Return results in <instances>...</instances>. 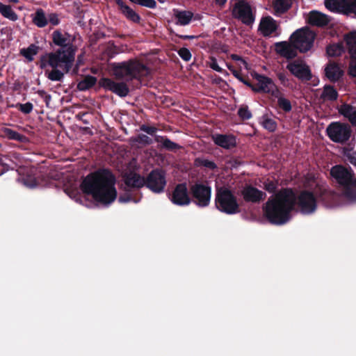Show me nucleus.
I'll list each match as a JSON object with an SVG mask.
<instances>
[{
  "label": "nucleus",
  "mask_w": 356,
  "mask_h": 356,
  "mask_svg": "<svg viewBox=\"0 0 356 356\" xmlns=\"http://www.w3.org/2000/svg\"><path fill=\"white\" fill-rule=\"evenodd\" d=\"M115 183V178L109 171L99 170L88 175L81 188L83 193L90 195L97 202L108 206L117 198Z\"/></svg>",
  "instance_id": "1"
},
{
  "label": "nucleus",
  "mask_w": 356,
  "mask_h": 356,
  "mask_svg": "<svg viewBox=\"0 0 356 356\" xmlns=\"http://www.w3.org/2000/svg\"><path fill=\"white\" fill-rule=\"evenodd\" d=\"M296 195L291 189H284L272 196L264 207V214L273 224L283 225L291 218Z\"/></svg>",
  "instance_id": "2"
},
{
  "label": "nucleus",
  "mask_w": 356,
  "mask_h": 356,
  "mask_svg": "<svg viewBox=\"0 0 356 356\" xmlns=\"http://www.w3.org/2000/svg\"><path fill=\"white\" fill-rule=\"evenodd\" d=\"M75 49L73 47L59 49L54 52L44 54L40 58V67L60 68L67 73L74 61Z\"/></svg>",
  "instance_id": "3"
},
{
  "label": "nucleus",
  "mask_w": 356,
  "mask_h": 356,
  "mask_svg": "<svg viewBox=\"0 0 356 356\" xmlns=\"http://www.w3.org/2000/svg\"><path fill=\"white\" fill-rule=\"evenodd\" d=\"M124 183L127 187L131 188H140L146 184L153 192L161 193L163 191L166 181L161 171L153 170L147 181L135 172L127 174L124 176Z\"/></svg>",
  "instance_id": "4"
},
{
  "label": "nucleus",
  "mask_w": 356,
  "mask_h": 356,
  "mask_svg": "<svg viewBox=\"0 0 356 356\" xmlns=\"http://www.w3.org/2000/svg\"><path fill=\"white\" fill-rule=\"evenodd\" d=\"M111 66L113 74L119 79L130 81L148 74V69L135 60L113 63Z\"/></svg>",
  "instance_id": "5"
},
{
  "label": "nucleus",
  "mask_w": 356,
  "mask_h": 356,
  "mask_svg": "<svg viewBox=\"0 0 356 356\" xmlns=\"http://www.w3.org/2000/svg\"><path fill=\"white\" fill-rule=\"evenodd\" d=\"M216 208L227 214H235L239 212V205L234 195L227 188L218 190L216 196Z\"/></svg>",
  "instance_id": "6"
},
{
  "label": "nucleus",
  "mask_w": 356,
  "mask_h": 356,
  "mask_svg": "<svg viewBox=\"0 0 356 356\" xmlns=\"http://www.w3.org/2000/svg\"><path fill=\"white\" fill-rule=\"evenodd\" d=\"M330 174L340 185L344 187V194L349 200L348 193L350 192L354 194L355 190L353 185L356 182L351 171L341 165H336L332 168Z\"/></svg>",
  "instance_id": "7"
},
{
  "label": "nucleus",
  "mask_w": 356,
  "mask_h": 356,
  "mask_svg": "<svg viewBox=\"0 0 356 356\" xmlns=\"http://www.w3.org/2000/svg\"><path fill=\"white\" fill-rule=\"evenodd\" d=\"M232 13L234 18L247 25L252 24L254 16L250 5L245 0H231Z\"/></svg>",
  "instance_id": "8"
},
{
  "label": "nucleus",
  "mask_w": 356,
  "mask_h": 356,
  "mask_svg": "<svg viewBox=\"0 0 356 356\" xmlns=\"http://www.w3.org/2000/svg\"><path fill=\"white\" fill-rule=\"evenodd\" d=\"M315 34L307 28L296 31L291 37V41L295 47L301 52L309 50L314 40Z\"/></svg>",
  "instance_id": "9"
},
{
  "label": "nucleus",
  "mask_w": 356,
  "mask_h": 356,
  "mask_svg": "<svg viewBox=\"0 0 356 356\" xmlns=\"http://www.w3.org/2000/svg\"><path fill=\"white\" fill-rule=\"evenodd\" d=\"M327 132L332 141L343 143L349 139L351 130L348 124L333 122L327 127Z\"/></svg>",
  "instance_id": "10"
},
{
  "label": "nucleus",
  "mask_w": 356,
  "mask_h": 356,
  "mask_svg": "<svg viewBox=\"0 0 356 356\" xmlns=\"http://www.w3.org/2000/svg\"><path fill=\"white\" fill-rule=\"evenodd\" d=\"M325 6L331 12L356 16V0H325Z\"/></svg>",
  "instance_id": "11"
},
{
  "label": "nucleus",
  "mask_w": 356,
  "mask_h": 356,
  "mask_svg": "<svg viewBox=\"0 0 356 356\" xmlns=\"http://www.w3.org/2000/svg\"><path fill=\"white\" fill-rule=\"evenodd\" d=\"M286 67L293 76L299 79L308 81L312 78L310 68L302 60L290 61Z\"/></svg>",
  "instance_id": "12"
},
{
  "label": "nucleus",
  "mask_w": 356,
  "mask_h": 356,
  "mask_svg": "<svg viewBox=\"0 0 356 356\" xmlns=\"http://www.w3.org/2000/svg\"><path fill=\"white\" fill-rule=\"evenodd\" d=\"M255 79L257 81V86H250L254 91L269 93L273 97L279 95L280 90L271 79L259 74L255 76Z\"/></svg>",
  "instance_id": "13"
},
{
  "label": "nucleus",
  "mask_w": 356,
  "mask_h": 356,
  "mask_svg": "<svg viewBox=\"0 0 356 356\" xmlns=\"http://www.w3.org/2000/svg\"><path fill=\"white\" fill-rule=\"evenodd\" d=\"M298 205L302 213L310 214L316 209V200L313 193L303 191L298 197Z\"/></svg>",
  "instance_id": "14"
},
{
  "label": "nucleus",
  "mask_w": 356,
  "mask_h": 356,
  "mask_svg": "<svg viewBox=\"0 0 356 356\" xmlns=\"http://www.w3.org/2000/svg\"><path fill=\"white\" fill-rule=\"evenodd\" d=\"M196 204L199 207H207L211 200V189L202 184H196L191 188Z\"/></svg>",
  "instance_id": "15"
},
{
  "label": "nucleus",
  "mask_w": 356,
  "mask_h": 356,
  "mask_svg": "<svg viewBox=\"0 0 356 356\" xmlns=\"http://www.w3.org/2000/svg\"><path fill=\"white\" fill-rule=\"evenodd\" d=\"M171 202L178 206H186L191 202L189 193L184 184H178L170 196Z\"/></svg>",
  "instance_id": "16"
},
{
  "label": "nucleus",
  "mask_w": 356,
  "mask_h": 356,
  "mask_svg": "<svg viewBox=\"0 0 356 356\" xmlns=\"http://www.w3.org/2000/svg\"><path fill=\"white\" fill-rule=\"evenodd\" d=\"M345 40L351 57L349 74L352 76L356 77V31L348 34Z\"/></svg>",
  "instance_id": "17"
},
{
  "label": "nucleus",
  "mask_w": 356,
  "mask_h": 356,
  "mask_svg": "<svg viewBox=\"0 0 356 356\" xmlns=\"http://www.w3.org/2000/svg\"><path fill=\"white\" fill-rule=\"evenodd\" d=\"M99 84L120 97H125L129 93V88L124 83H116L110 79L103 78L100 80Z\"/></svg>",
  "instance_id": "18"
},
{
  "label": "nucleus",
  "mask_w": 356,
  "mask_h": 356,
  "mask_svg": "<svg viewBox=\"0 0 356 356\" xmlns=\"http://www.w3.org/2000/svg\"><path fill=\"white\" fill-rule=\"evenodd\" d=\"M305 19L308 24L316 26L327 25L330 22V17L327 15L317 10L310 11Z\"/></svg>",
  "instance_id": "19"
},
{
  "label": "nucleus",
  "mask_w": 356,
  "mask_h": 356,
  "mask_svg": "<svg viewBox=\"0 0 356 356\" xmlns=\"http://www.w3.org/2000/svg\"><path fill=\"white\" fill-rule=\"evenodd\" d=\"M296 49L293 43L291 44L286 42H281L275 44L276 51L280 56L288 59H291L296 56Z\"/></svg>",
  "instance_id": "20"
},
{
  "label": "nucleus",
  "mask_w": 356,
  "mask_h": 356,
  "mask_svg": "<svg viewBox=\"0 0 356 356\" xmlns=\"http://www.w3.org/2000/svg\"><path fill=\"white\" fill-rule=\"evenodd\" d=\"M242 195L245 201L257 202L263 200L266 194L254 187L247 186L243 189Z\"/></svg>",
  "instance_id": "21"
},
{
  "label": "nucleus",
  "mask_w": 356,
  "mask_h": 356,
  "mask_svg": "<svg viewBox=\"0 0 356 356\" xmlns=\"http://www.w3.org/2000/svg\"><path fill=\"white\" fill-rule=\"evenodd\" d=\"M277 29L276 22L271 17H263L259 24V31L264 36H268L275 32Z\"/></svg>",
  "instance_id": "22"
},
{
  "label": "nucleus",
  "mask_w": 356,
  "mask_h": 356,
  "mask_svg": "<svg viewBox=\"0 0 356 356\" xmlns=\"http://www.w3.org/2000/svg\"><path fill=\"white\" fill-rule=\"evenodd\" d=\"M52 39L54 44L60 47V49H65L68 47H72V38L67 33H63L60 31H55L52 33Z\"/></svg>",
  "instance_id": "23"
},
{
  "label": "nucleus",
  "mask_w": 356,
  "mask_h": 356,
  "mask_svg": "<svg viewBox=\"0 0 356 356\" xmlns=\"http://www.w3.org/2000/svg\"><path fill=\"white\" fill-rule=\"evenodd\" d=\"M215 144L225 148L229 149L236 145V139L232 136L216 134L212 136Z\"/></svg>",
  "instance_id": "24"
},
{
  "label": "nucleus",
  "mask_w": 356,
  "mask_h": 356,
  "mask_svg": "<svg viewBox=\"0 0 356 356\" xmlns=\"http://www.w3.org/2000/svg\"><path fill=\"white\" fill-rule=\"evenodd\" d=\"M339 112L356 126V107L348 104H343L339 108Z\"/></svg>",
  "instance_id": "25"
},
{
  "label": "nucleus",
  "mask_w": 356,
  "mask_h": 356,
  "mask_svg": "<svg viewBox=\"0 0 356 356\" xmlns=\"http://www.w3.org/2000/svg\"><path fill=\"white\" fill-rule=\"evenodd\" d=\"M325 75L331 81L339 80L342 74L343 70L335 63H329L325 69Z\"/></svg>",
  "instance_id": "26"
},
{
  "label": "nucleus",
  "mask_w": 356,
  "mask_h": 356,
  "mask_svg": "<svg viewBox=\"0 0 356 356\" xmlns=\"http://www.w3.org/2000/svg\"><path fill=\"white\" fill-rule=\"evenodd\" d=\"M173 15L177 19V24L181 26H186L191 21L193 14L190 11L173 10Z\"/></svg>",
  "instance_id": "27"
},
{
  "label": "nucleus",
  "mask_w": 356,
  "mask_h": 356,
  "mask_svg": "<svg viewBox=\"0 0 356 356\" xmlns=\"http://www.w3.org/2000/svg\"><path fill=\"white\" fill-rule=\"evenodd\" d=\"M114 1L118 5L121 12L127 19L131 20L134 22H139L140 17L135 13V11H134V10H132L128 6L125 5L122 0Z\"/></svg>",
  "instance_id": "28"
},
{
  "label": "nucleus",
  "mask_w": 356,
  "mask_h": 356,
  "mask_svg": "<svg viewBox=\"0 0 356 356\" xmlns=\"http://www.w3.org/2000/svg\"><path fill=\"white\" fill-rule=\"evenodd\" d=\"M274 13L280 15L286 12L291 6L290 0H273Z\"/></svg>",
  "instance_id": "29"
},
{
  "label": "nucleus",
  "mask_w": 356,
  "mask_h": 356,
  "mask_svg": "<svg viewBox=\"0 0 356 356\" xmlns=\"http://www.w3.org/2000/svg\"><path fill=\"white\" fill-rule=\"evenodd\" d=\"M0 13L1 15L13 22L17 21L18 19L17 15L9 5H5L0 2Z\"/></svg>",
  "instance_id": "30"
},
{
  "label": "nucleus",
  "mask_w": 356,
  "mask_h": 356,
  "mask_svg": "<svg viewBox=\"0 0 356 356\" xmlns=\"http://www.w3.org/2000/svg\"><path fill=\"white\" fill-rule=\"evenodd\" d=\"M97 82V79L92 76H86L77 86L79 90H86L92 87Z\"/></svg>",
  "instance_id": "31"
},
{
  "label": "nucleus",
  "mask_w": 356,
  "mask_h": 356,
  "mask_svg": "<svg viewBox=\"0 0 356 356\" xmlns=\"http://www.w3.org/2000/svg\"><path fill=\"white\" fill-rule=\"evenodd\" d=\"M38 47L35 44H31L26 49H22L20 51L21 54L28 60L32 61L33 57L38 54Z\"/></svg>",
  "instance_id": "32"
},
{
  "label": "nucleus",
  "mask_w": 356,
  "mask_h": 356,
  "mask_svg": "<svg viewBox=\"0 0 356 356\" xmlns=\"http://www.w3.org/2000/svg\"><path fill=\"white\" fill-rule=\"evenodd\" d=\"M321 97L323 100H334L337 98V92L333 87L325 86Z\"/></svg>",
  "instance_id": "33"
},
{
  "label": "nucleus",
  "mask_w": 356,
  "mask_h": 356,
  "mask_svg": "<svg viewBox=\"0 0 356 356\" xmlns=\"http://www.w3.org/2000/svg\"><path fill=\"white\" fill-rule=\"evenodd\" d=\"M53 70L50 72H46L47 78L52 81H60L64 77V71L63 72L60 68H52Z\"/></svg>",
  "instance_id": "34"
},
{
  "label": "nucleus",
  "mask_w": 356,
  "mask_h": 356,
  "mask_svg": "<svg viewBox=\"0 0 356 356\" xmlns=\"http://www.w3.org/2000/svg\"><path fill=\"white\" fill-rule=\"evenodd\" d=\"M277 98V104L280 108L284 110L285 112H289L291 110V104L289 99L282 97L280 91H279L278 96H274Z\"/></svg>",
  "instance_id": "35"
},
{
  "label": "nucleus",
  "mask_w": 356,
  "mask_h": 356,
  "mask_svg": "<svg viewBox=\"0 0 356 356\" xmlns=\"http://www.w3.org/2000/svg\"><path fill=\"white\" fill-rule=\"evenodd\" d=\"M33 20L34 24L38 27H44L47 24V20L45 17L44 13L42 10H37Z\"/></svg>",
  "instance_id": "36"
},
{
  "label": "nucleus",
  "mask_w": 356,
  "mask_h": 356,
  "mask_svg": "<svg viewBox=\"0 0 356 356\" xmlns=\"http://www.w3.org/2000/svg\"><path fill=\"white\" fill-rule=\"evenodd\" d=\"M207 65L209 67L213 70L223 73L224 70L219 65L218 60L217 58L213 56H210L206 62Z\"/></svg>",
  "instance_id": "37"
},
{
  "label": "nucleus",
  "mask_w": 356,
  "mask_h": 356,
  "mask_svg": "<svg viewBox=\"0 0 356 356\" xmlns=\"http://www.w3.org/2000/svg\"><path fill=\"white\" fill-rule=\"evenodd\" d=\"M343 52V47L339 44H334L327 48V54L330 56H337Z\"/></svg>",
  "instance_id": "38"
},
{
  "label": "nucleus",
  "mask_w": 356,
  "mask_h": 356,
  "mask_svg": "<svg viewBox=\"0 0 356 356\" xmlns=\"http://www.w3.org/2000/svg\"><path fill=\"white\" fill-rule=\"evenodd\" d=\"M4 134L9 138L10 139L17 140H22V136L20 135L19 133L12 130L9 128H5L3 130Z\"/></svg>",
  "instance_id": "39"
},
{
  "label": "nucleus",
  "mask_w": 356,
  "mask_h": 356,
  "mask_svg": "<svg viewBox=\"0 0 356 356\" xmlns=\"http://www.w3.org/2000/svg\"><path fill=\"white\" fill-rule=\"evenodd\" d=\"M231 58L232 60L236 62L237 66L241 69H248V63L247 62L242 58L241 56L236 54H232Z\"/></svg>",
  "instance_id": "40"
},
{
  "label": "nucleus",
  "mask_w": 356,
  "mask_h": 356,
  "mask_svg": "<svg viewBox=\"0 0 356 356\" xmlns=\"http://www.w3.org/2000/svg\"><path fill=\"white\" fill-rule=\"evenodd\" d=\"M262 125L265 129L270 131H273L276 129L275 122L270 118H264L262 121Z\"/></svg>",
  "instance_id": "41"
},
{
  "label": "nucleus",
  "mask_w": 356,
  "mask_h": 356,
  "mask_svg": "<svg viewBox=\"0 0 356 356\" xmlns=\"http://www.w3.org/2000/svg\"><path fill=\"white\" fill-rule=\"evenodd\" d=\"M160 142L162 143V145L169 149V150H173L179 147L178 145L175 143L170 140L168 138H161Z\"/></svg>",
  "instance_id": "42"
},
{
  "label": "nucleus",
  "mask_w": 356,
  "mask_h": 356,
  "mask_svg": "<svg viewBox=\"0 0 356 356\" xmlns=\"http://www.w3.org/2000/svg\"><path fill=\"white\" fill-rule=\"evenodd\" d=\"M238 115L243 120H248L252 117L251 112L246 106H242L238 111Z\"/></svg>",
  "instance_id": "43"
},
{
  "label": "nucleus",
  "mask_w": 356,
  "mask_h": 356,
  "mask_svg": "<svg viewBox=\"0 0 356 356\" xmlns=\"http://www.w3.org/2000/svg\"><path fill=\"white\" fill-rule=\"evenodd\" d=\"M23 184L24 186H26L28 188H33L38 186V184L37 183V181L34 177H28L23 179Z\"/></svg>",
  "instance_id": "44"
},
{
  "label": "nucleus",
  "mask_w": 356,
  "mask_h": 356,
  "mask_svg": "<svg viewBox=\"0 0 356 356\" xmlns=\"http://www.w3.org/2000/svg\"><path fill=\"white\" fill-rule=\"evenodd\" d=\"M179 55L186 61H188L191 58V54L190 51L186 48H181L179 51Z\"/></svg>",
  "instance_id": "45"
},
{
  "label": "nucleus",
  "mask_w": 356,
  "mask_h": 356,
  "mask_svg": "<svg viewBox=\"0 0 356 356\" xmlns=\"http://www.w3.org/2000/svg\"><path fill=\"white\" fill-rule=\"evenodd\" d=\"M135 3L151 8H154L156 4L154 0H136Z\"/></svg>",
  "instance_id": "46"
},
{
  "label": "nucleus",
  "mask_w": 356,
  "mask_h": 356,
  "mask_svg": "<svg viewBox=\"0 0 356 356\" xmlns=\"http://www.w3.org/2000/svg\"><path fill=\"white\" fill-rule=\"evenodd\" d=\"M345 156L346 159L353 165H356V152L348 151L346 152Z\"/></svg>",
  "instance_id": "47"
},
{
  "label": "nucleus",
  "mask_w": 356,
  "mask_h": 356,
  "mask_svg": "<svg viewBox=\"0 0 356 356\" xmlns=\"http://www.w3.org/2000/svg\"><path fill=\"white\" fill-rule=\"evenodd\" d=\"M137 141L142 144H149L152 143V139L146 135H140L137 138Z\"/></svg>",
  "instance_id": "48"
},
{
  "label": "nucleus",
  "mask_w": 356,
  "mask_h": 356,
  "mask_svg": "<svg viewBox=\"0 0 356 356\" xmlns=\"http://www.w3.org/2000/svg\"><path fill=\"white\" fill-rule=\"evenodd\" d=\"M20 110L24 113H29L33 110V105L31 103L21 104Z\"/></svg>",
  "instance_id": "49"
},
{
  "label": "nucleus",
  "mask_w": 356,
  "mask_h": 356,
  "mask_svg": "<svg viewBox=\"0 0 356 356\" xmlns=\"http://www.w3.org/2000/svg\"><path fill=\"white\" fill-rule=\"evenodd\" d=\"M277 77L280 81L281 83L286 86L289 82V79L284 73H279Z\"/></svg>",
  "instance_id": "50"
},
{
  "label": "nucleus",
  "mask_w": 356,
  "mask_h": 356,
  "mask_svg": "<svg viewBox=\"0 0 356 356\" xmlns=\"http://www.w3.org/2000/svg\"><path fill=\"white\" fill-rule=\"evenodd\" d=\"M141 130L152 136H153L156 131V129L154 127L147 126H143L141 127Z\"/></svg>",
  "instance_id": "51"
},
{
  "label": "nucleus",
  "mask_w": 356,
  "mask_h": 356,
  "mask_svg": "<svg viewBox=\"0 0 356 356\" xmlns=\"http://www.w3.org/2000/svg\"><path fill=\"white\" fill-rule=\"evenodd\" d=\"M232 74L236 78L238 79L240 81L244 83L245 85L248 86H251V84H250L249 83H248L247 81H245L243 77L241 76V74H239L238 72H237L236 70H232Z\"/></svg>",
  "instance_id": "52"
},
{
  "label": "nucleus",
  "mask_w": 356,
  "mask_h": 356,
  "mask_svg": "<svg viewBox=\"0 0 356 356\" xmlns=\"http://www.w3.org/2000/svg\"><path fill=\"white\" fill-rule=\"evenodd\" d=\"M120 203H126L133 200L131 195H127V196L120 195L118 199Z\"/></svg>",
  "instance_id": "53"
},
{
  "label": "nucleus",
  "mask_w": 356,
  "mask_h": 356,
  "mask_svg": "<svg viewBox=\"0 0 356 356\" xmlns=\"http://www.w3.org/2000/svg\"><path fill=\"white\" fill-rule=\"evenodd\" d=\"M276 188V185L275 183H273V181H270L267 184H266L265 185V188L269 191V192H273L275 191Z\"/></svg>",
  "instance_id": "54"
},
{
  "label": "nucleus",
  "mask_w": 356,
  "mask_h": 356,
  "mask_svg": "<svg viewBox=\"0 0 356 356\" xmlns=\"http://www.w3.org/2000/svg\"><path fill=\"white\" fill-rule=\"evenodd\" d=\"M353 188L355 190L354 194H352V193H348L349 195V200L350 202H356V182L353 185Z\"/></svg>",
  "instance_id": "55"
},
{
  "label": "nucleus",
  "mask_w": 356,
  "mask_h": 356,
  "mask_svg": "<svg viewBox=\"0 0 356 356\" xmlns=\"http://www.w3.org/2000/svg\"><path fill=\"white\" fill-rule=\"evenodd\" d=\"M49 22L53 25H57L58 24V22H59L58 19V17H57V16L56 15H50V17H49Z\"/></svg>",
  "instance_id": "56"
},
{
  "label": "nucleus",
  "mask_w": 356,
  "mask_h": 356,
  "mask_svg": "<svg viewBox=\"0 0 356 356\" xmlns=\"http://www.w3.org/2000/svg\"><path fill=\"white\" fill-rule=\"evenodd\" d=\"M204 165L207 167H209V168H213L215 167V164L214 163L211 162V161H206L204 163Z\"/></svg>",
  "instance_id": "57"
},
{
  "label": "nucleus",
  "mask_w": 356,
  "mask_h": 356,
  "mask_svg": "<svg viewBox=\"0 0 356 356\" xmlns=\"http://www.w3.org/2000/svg\"><path fill=\"white\" fill-rule=\"evenodd\" d=\"M83 63V56H82V55H80V56H78V58H77V61H76V65H77V67H79V65H81Z\"/></svg>",
  "instance_id": "58"
},
{
  "label": "nucleus",
  "mask_w": 356,
  "mask_h": 356,
  "mask_svg": "<svg viewBox=\"0 0 356 356\" xmlns=\"http://www.w3.org/2000/svg\"><path fill=\"white\" fill-rule=\"evenodd\" d=\"M227 0H216V3L220 6L224 5Z\"/></svg>",
  "instance_id": "59"
},
{
  "label": "nucleus",
  "mask_w": 356,
  "mask_h": 356,
  "mask_svg": "<svg viewBox=\"0 0 356 356\" xmlns=\"http://www.w3.org/2000/svg\"><path fill=\"white\" fill-rule=\"evenodd\" d=\"M227 65V67H228V69L232 72V70H235L233 67L230 65H229L228 63L226 64Z\"/></svg>",
  "instance_id": "60"
},
{
  "label": "nucleus",
  "mask_w": 356,
  "mask_h": 356,
  "mask_svg": "<svg viewBox=\"0 0 356 356\" xmlns=\"http://www.w3.org/2000/svg\"><path fill=\"white\" fill-rule=\"evenodd\" d=\"M8 1L16 3L18 2V0H8Z\"/></svg>",
  "instance_id": "61"
},
{
  "label": "nucleus",
  "mask_w": 356,
  "mask_h": 356,
  "mask_svg": "<svg viewBox=\"0 0 356 356\" xmlns=\"http://www.w3.org/2000/svg\"><path fill=\"white\" fill-rule=\"evenodd\" d=\"M66 193L69 194V196L72 197V195L69 193L67 191H66Z\"/></svg>",
  "instance_id": "62"
},
{
  "label": "nucleus",
  "mask_w": 356,
  "mask_h": 356,
  "mask_svg": "<svg viewBox=\"0 0 356 356\" xmlns=\"http://www.w3.org/2000/svg\"><path fill=\"white\" fill-rule=\"evenodd\" d=\"M131 1L135 3L136 0H131Z\"/></svg>",
  "instance_id": "63"
},
{
  "label": "nucleus",
  "mask_w": 356,
  "mask_h": 356,
  "mask_svg": "<svg viewBox=\"0 0 356 356\" xmlns=\"http://www.w3.org/2000/svg\"><path fill=\"white\" fill-rule=\"evenodd\" d=\"M2 174H3V172H0V175H2Z\"/></svg>",
  "instance_id": "64"
}]
</instances>
